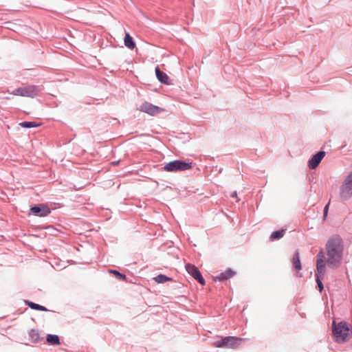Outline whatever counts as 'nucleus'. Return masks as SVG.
<instances>
[{
    "label": "nucleus",
    "mask_w": 352,
    "mask_h": 352,
    "mask_svg": "<svg viewBox=\"0 0 352 352\" xmlns=\"http://www.w3.org/2000/svg\"><path fill=\"white\" fill-rule=\"evenodd\" d=\"M192 168V163L186 162L180 160H175L167 163L164 167V170L167 172H177L189 170Z\"/></svg>",
    "instance_id": "39448f33"
},
{
    "label": "nucleus",
    "mask_w": 352,
    "mask_h": 352,
    "mask_svg": "<svg viewBox=\"0 0 352 352\" xmlns=\"http://www.w3.org/2000/svg\"><path fill=\"white\" fill-rule=\"evenodd\" d=\"M326 262L329 267H338L342 261L344 243L339 235H333L329 239L326 245Z\"/></svg>",
    "instance_id": "f257e3e1"
},
{
    "label": "nucleus",
    "mask_w": 352,
    "mask_h": 352,
    "mask_svg": "<svg viewBox=\"0 0 352 352\" xmlns=\"http://www.w3.org/2000/svg\"><path fill=\"white\" fill-rule=\"evenodd\" d=\"M351 330L349 325L345 322L336 324L333 322V333L337 342H343L347 340L351 336Z\"/></svg>",
    "instance_id": "f03ea898"
},
{
    "label": "nucleus",
    "mask_w": 352,
    "mask_h": 352,
    "mask_svg": "<svg viewBox=\"0 0 352 352\" xmlns=\"http://www.w3.org/2000/svg\"><path fill=\"white\" fill-rule=\"evenodd\" d=\"M236 192H233V194L232 195V196L234 197H235V196H236Z\"/></svg>",
    "instance_id": "393cba45"
},
{
    "label": "nucleus",
    "mask_w": 352,
    "mask_h": 352,
    "mask_svg": "<svg viewBox=\"0 0 352 352\" xmlns=\"http://www.w3.org/2000/svg\"><path fill=\"white\" fill-rule=\"evenodd\" d=\"M243 339L234 336L219 337L212 343V346L217 348L236 349Z\"/></svg>",
    "instance_id": "7ed1b4c3"
},
{
    "label": "nucleus",
    "mask_w": 352,
    "mask_h": 352,
    "mask_svg": "<svg viewBox=\"0 0 352 352\" xmlns=\"http://www.w3.org/2000/svg\"><path fill=\"white\" fill-rule=\"evenodd\" d=\"M329 204H330V202H329V203L325 206V207H324V218H326V217H327V215Z\"/></svg>",
    "instance_id": "b1692460"
},
{
    "label": "nucleus",
    "mask_w": 352,
    "mask_h": 352,
    "mask_svg": "<svg viewBox=\"0 0 352 352\" xmlns=\"http://www.w3.org/2000/svg\"><path fill=\"white\" fill-rule=\"evenodd\" d=\"M316 282L318 283L319 291L322 292V290L323 289V285L321 281V279L322 278L323 276H320V275H316Z\"/></svg>",
    "instance_id": "5701e85b"
},
{
    "label": "nucleus",
    "mask_w": 352,
    "mask_h": 352,
    "mask_svg": "<svg viewBox=\"0 0 352 352\" xmlns=\"http://www.w3.org/2000/svg\"><path fill=\"white\" fill-rule=\"evenodd\" d=\"M124 42L125 46L131 50L134 49L135 47V43L129 33H126Z\"/></svg>",
    "instance_id": "dca6fc26"
},
{
    "label": "nucleus",
    "mask_w": 352,
    "mask_h": 352,
    "mask_svg": "<svg viewBox=\"0 0 352 352\" xmlns=\"http://www.w3.org/2000/svg\"><path fill=\"white\" fill-rule=\"evenodd\" d=\"M352 196V173L349 175L341 187L340 197L343 199H348Z\"/></svg>",
    "instance_id": "423d86ee"
},
{
    "label": "nucleus",
    "mask_w": 352,
    "mask_h": 352,
    "mask_svg": "<svg viewBox=\"0 0 352 352\" xmlns=\"http://www.w3.org/2000/svg\"><path fill=\"white\" fill-rule=\"evenodd\" d=\"M33 214L40 217L47 216L50 213V210L45 207L34 206L31 208Z\"/></svg>",
    "instance_id": "9b49d317"
},
{
    "label": "nucleus",
    "mask_w": 352,
    "mask_h": 352,
    "mask_svg": "<svg viewBox=\"0 0 352 352\" xmlns=\"http://www.w3.org/2000/svg\"><path fill=\"white\" fill-rule=\"evenodd\" d=\"M234 272L232 270H227L225 272L221 273L219 275L214 276L213 279L214 281L219 280L222 281L224 280H227L234 275Z\"/></svg>",
    "instance_id": "f8f14e48"
},
{
    "label": "nucleus",
    "mask_w": 352,
    "mask_h": 352,
    "mask_svg": "<svg viewBox=\"0 0 352 352\" xmlns=\"http://www.w3.org/2000/svg\"><path fill=\"white\" fill-rule=\"evenodd\" d=\"M29 335H30V337L31 340L33 342H36L39 341V340H40V334H39V332H38V330L32 329L30 331Z\"/></svg>",
    "instance_id": "6ab92c4d"
},
{
    "label": "nucleus",
    "mask_w": 352,
    "mask_h": 352,
    "mask_svg": "<svg viewBox=\"0 0 352 352\" xmlns=\"http://www.w3.org/2000/svg\"><path fill=\"white\" fill-rule=\"evenodd\" d=\"M19 125L23 128H32L39 126L41 124L34 122H23L19 123Z\"/></svg>",
    "instance_id": "412c9836"
},
{
    "label": "nucleus",
    "mask_w": 352,
    "mask_h": 352,
    "mask_svg": "<svg viewBox=\"0 0 352 352\" xmlns=\"http://www.w3.org/2000/svg\"><path fill=\"white\" fill-rule=\"evenodd\" d=\"M324 252L321 250L317 255L316 261V275H320L323 276L325 272V263L324 261Z\"/></svg>",
    "instance_id": "1a4fd4ad"
},
{
    "label": "nucleus",
    "mask_w": 352,
    "mask_h": 352,
    "mask_svg": "<svg viewBox=\"0 0 352 352\" xmlns=\"http://www.w3.org/2000/svg\"><path fill=\"white\" fill-rule=\"evenodd\" d=\"M47 342L50 345H59L60 340L57 335L48 334L46 337Z\"/></svg>",
    "instance_id": "2eb2a0df"
},
{
    "label": "nucleus",
    "mask_w": 352,
    "mask_h": 352,
    "mask_svg": "<svg viewBox=\"0 0 352 352\" xmlns=\"http://www.w3.org/2000/svg\"><path fill=\"white\" fill-rule=\"evenodd\" d=\"M26 304L32 309L38 310V311H48L46 307H43L42 305H40L38 304L32 302L26 301Z\"/></svg>",
    "instance_id": "a211bd4d"
},
{
    "label": "nucleus",
    "mask_w": 352,
    "mask_h": 352,
    "mask_svg": "<svg viewBox=\"0 0 352 352\" xmlns=\"http://www.w3.org/2000/svg\"><path fill=\"white\" fill-rule=\"evenodd\" d=\"M110 273L113 274L117 278H118L120 279H122V280L126 279V276L124 274H120L119 272H118L116 270H110Z\"/></svg>",
    "instance_id": "4be33fe9"
},
{
    "label": "nucleus",
    "mask_w": 352,
    "mask_h": 352,
    "mask_svg": "<svg viewBox=\"0 0 352 352\" xmlns=\"http://www.w3.org/2000/svg\"><path fill=\"white\" fill-rule=\"evenodd\" d=\"M155 74L159 81L164 84H168V76L166 74L162 72L158 67L155 68Z\"/></svg>",
    "instance_id": "4468645a"
},
{
    "label": "nucleus",
    "mask_w": 352,
    "mask_h": 352,
    "mask_svg": "<svg viewBox=\"0 0 352 352\" xmlns=\"http://www.w3.org/2000/svg\"><path fill=\"white\" fill-rule=\"evenodd\" d=\"M154 280L158 283H163L166 281L170 280L171 278L169 277H167L164 274H160L154 278Z\"/></svg>",
    "instance_id": "aec40b11"
},
{
    "label": "nucleus",
    "mask_w": 352,
    "mask_h": 352,
    "mask_svg": "<svg viewBox=\"0 0 352 352\" xmlns=\"http://www.w3.org/2000/svg\"><path fill=\"white\" fill-rule=\"evenodd\" d=\"M325 155L324 151H319L314 155L308 162V166L309 168L314 169L320 163L321 160Z\"/></svg>",
    "instance_id": "9d476101"
},
{
    "label": "nucleus",
    "mask_w": 352,
    "mask_h": 352,
    "mask_svg": "<svg viewBox=\"0 0 352 352\" xmlns=\"http://www.w3.org/2000/svg\"><path fill=\"white\" fill-rule=\"evenodd\" d=\"M292 262L293 267L297 272H299L301 270L302 266H301V263H300V254H299L298 251H296L295 252L294 255L293 256Z\"/></svg>",
    "instance_id": "ddd939ff"
},
{
    "label": "nucleus",
    "mask_w": 352,
    "mask_h": 352,
    "mask_svg": "<svg viewBox=\"0 0 352 352\" xmlns=\"http://www.w3.org/2000/svg\"><path fill=\"white\" fill-rule=\"evenodd\" d=\"M139 110L151 116H155L164 111V109L145 102L140 106Z\"/></svg>",
    "instance_id": "0eeeda50"
},
{
    "label": "nucleus",
    "mask_w": 352,
    "mask_h": 352,
    "mask_svg": "<svg viewBox=\"0 0 352 352\" xmlns=\"http://www.w3.org/2000/svg\"><path fill=\"white\" fill-rule=\"evenodd\" d=\"M285 231L286 230L281 229L280 230L272 232L270 236L271 241H275L281 239L284 236Z\"/></svg>",
    "instance_id": "f3484780"
},
{
    "label": "nucleus",
    "mask_w": 352,
    "mask_h": 352,
    "mask_svg": "<svg viewBox=\"0 0 352 352\" xmlns=\"http://www.w3.org/2000/svg\"><path fill=\"white\" fill-rule=\"evenodd\" d=\"M42 89L36 85H29L15 89L10 92V94L17 96L34 98L38 94Z\"/></svg>",
    "instance_id": "20e7f679"
},
{
    "label": "nucleus",
    "mask_w": 352,
    "mask_h": 352,
    "mask_svg": "<svg viewBox=\"0 0 352 352\" xmlns=\"http://www.w3.org/2000/svg\"><path fill=\"white\" fill-rule=\"evenodd\" d=\"M186 270L187 272L192 276L195 280H197L201 285H205V280L201 274V272L198 270V268L192 264H186Z\"/></svg>",
    "instance_id": "6e6552de"
}]
</instances>
